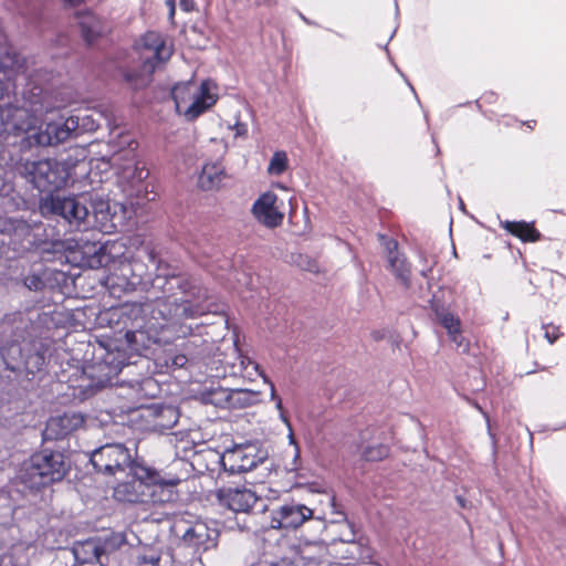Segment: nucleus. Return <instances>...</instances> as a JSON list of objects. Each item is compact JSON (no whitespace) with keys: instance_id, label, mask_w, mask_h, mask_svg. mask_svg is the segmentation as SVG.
<instances>
[{"instance_id":"1","label":"nucleus","mask_w":566,"mask_h":566,"mask_svg":"<svg viewBox=\"0 0 566 566\" xmlns=\"http://www.w3.org/2000/svg\"><path fill=\"white\" fill-rule=\"evenodd\" d=\"M157 271L153 287L161 290L164 296L122 307V317L126 318V338L129 343L137 342L138 334H146L151 338L153 334L157 335L165 328H170L177 337L192 336L201 326L193 327L182 323L184 319H195L222 311L220 304L210 297L208 290L197 280L177 275L161 265Z\"/></svg>"},{"instance_id":"2","label":"nucleus","mask_w":566,"mask_h":566,"mask_svg":"<svg viewBox=\"0 0 566 566\" xmlns=\"http://www.w3.org/2000/svg\"><path fill=\"white\" fill-rule=\"evenodd\" d=\"M28 92H24L25 102L21 107L7 109V125L14 130L25 132L27 140L30 146H54L66 142L80 127V118L70 116L64 120L46 123L44 128L32 130L34 119L38 116L50 113L54 106L49 101L48 90L34 84L32 80L28 84Z\"/></svg>"},{"instance_id":"3","label":"nucleus","mask_w":566,"mask_h":566,"mask_svg":"<svg viewBox=\"0 0 566 566\" xmlns=\"http://www.w3.org/2000/svg\"><path fill=\"white\" fill-rule=\"evenodd\" d=\"M326 510L311 509L305 504L290 502L282 504L271 511L270 526L275 530H296L306 521L314 520L319 532L326 528V520L331 516V523H345L348 533L342 537V542L352 543L355 541L353 525L347 521L346 514L335 501V496L325 495Z\"/></svg>"},{"instance_id":"4","label":"nucleus","mask_w":566,"mask_h":566,"mask_svg":"<svg viewBox=\"0 0 566 566\" xmlns=\"http://www.w3.org/2000/svg\"><path fill=\"white\" fill-rule=\"evenodd\" d=\"M78 166H85V163L71 156L62 160L27 159L21 164L20 172L38 190L53 192L67 185L73 170Z\"/></svg>"},{"instance_id":"5","label":"nucleus","mask_w":566,"mask_h":566,"mask_svg":"<svg viewBox=\"0 0 566 566\" xmlns=\"http://www.w3.org/2000/svg\"><path fill=\"white\" fill-rule=\"evenodd\" d=\"M69 468L70 465L62 452L43 449L23 462L18 478L25 488L30 490L40 489L61 481L67 473Z\"/></svg>"},{"instance_id":"6","label":"nucleus","mask_w":566,"mask_h":566,"mask_svg":"<svg viewBox=\"0 0 566 566\" xmlns=\"http://www.w3.org/2000/svg\"><path fill=\"white\" fill-rule=\"evenodd\" d=\"M136 45L143 59L142 71H126L123 76L134 90H139L150 82L155 70L170 59L172 45L168 44L165 35L155 31L145 33Z\"/></svg>"},{"instance_id":"7","label":"nucleus","mask_w":566,"mask_h":566,"mask_svg":"<svg viewBox=\"0 0 566 566\" xmlns=\"http://www.w3.org/2000/svg\"><path fill=\"white\" fill-rule=\"evenodd\" d=\"M40 211L44 217H61L70 227L77 230H85L91 226V212L86 203L77 197L49 195L41 199Z\"/></svg>"},{"instance_id":"8","label":"nucleus","mask_w":566,"mask_h":566,"mask_svg":"<svg viewBox=\"0 0 566 566\" xmlns=\"http://www.w3.org/2000/svg\"><path fill=\"white\" fill-rule=\"evenodd\" d=\"M269 458L268 450L259 441H249L227 448L220 455V463L229 474L250 472Z\"/></svg>"},{"instance_id":"9","label":"nucleus","mask_w":566,"mask_h":566,"mask_svg":"<svg viewBox=\"0 0 566 566\" xmlns=\"http://www.w3.org/2000/svg\"><path fill=\"white\" fill-rule=\"evenodd\" d=\"M157 471L143 463H135L128 470L127 480L114 488V499L123 503L140 504L145 507L149 481L156 479Z\"/></svg>"},{"instance_id":"10","label":"nucleus","mask_w":566,"mask_h":566,"mask_svg":"<svg viewBox=\"0 0 566 566\" xmlns=\"http://www.w3.org/2000/svg\"><path fill=\"white\" fill-rule=\"evenodd\" d=\"M178 476H164L157 471L156 479L149 481L147 490V501L144 507L142 521H150L159 523L163 521L165 513L157 511L158 507L177 501L178 493L176 486L180 483Z\"/></svg>"},{"instance_id":"11","label":"nucleus","mask_w":566,"mask_h":566,"mask_svg":"<svg viewBox=\"0 0 566 566\" xmlns=\"http://www.w3.org/2000/svg\"><path fill=\"white\" fill-rule=\"evenodd\" d=\"M90 461L96 472L108 476L125 472L133 464L138 463L123 443H106L96 448L92 451Z\"/></svg>"},{"instance_id":"12","label":"nucleus","mask_w":566,"mask_h":566,"mask_svg":"<svg viewBox=\"0 0 566 566\" xmlns=\"http://www.w3.org/2000/svg\"><path fill=\"white\" fill-rule=\"evenodd\" d=\"M124 143L127 144V148L115 151L107 164L115 169L122 180L135 187L147 178L148 171L137 161L136 150L138 144L128 136L124 137ZM103 164L106 165L105 161Z\"/></svg>"},{"instance_id":"13","label":"nucleus","mask_w":566,"mask_h":566,"mask_svg":"<svg viewBox=\"0 0 566 566\" xmlns=\"http://www.w3.org/2000/svg\"><path fill=\"white\" fill-rule=\"evenodd\" d=\"M216 497L220 505L237 512L247 513L256 503L258 495L245 485H228L216 491Z\"/></svg>"},{"instance_id":"14","label":"nucleus","mask_w":566,"mask_h":566,"mask_svg":"<svg viewBox=\"0 0 566 566\" xmlns=\"http://www.w3.org/2000/svg\"><path fill=\"white\" fill-rule=\"evenodd\" d=\"M282 202L272 191L262 193L252 205L251 212L255 220L269 229L280 227L284 219Z\"/></svg>"},{"instance_id":"15","label":"nucleus","mask_w":566,"mask_h":566,"mask_svg":"<svg viewBox=\"0 0 566 566\" xmlns=\"http://www.w3.org/2000/svg\"><path fill=\"white\" fill-rule=\"evenodd\" d=\"M378 238L386 251L389 271L405 287H409L411 283V265L406 255L399 252L398 242L385 234H379Z\"/></svg>"},{"instance_id":"16","label":"nucleus","mask_w":566,"mask_h":566,"mask_svg":"<svg viewBox=\"0 0 566 566\" xmlns=\"http://www.w3.org/2000/svg\"><path fill=\"white\" fill-rule=\"evenodd\" d=\"M218 85L212 80H205L197 84V92L193 94L190 104L187 106L185 119L193 122L208 112L218 101Z\"/></svg>"},{"instance_id":"17","label":"nucleus","mask_w":566,"mask_h":566,"mask_svg":"<svg viewBox=\"0 0 566 566\" xmlns=\"http://www.w3.org/2000/svg\"><path fill=\"white\" fill-rule=\"evenodd\" d=\"M113 549L111 539L88 538L76 542L72 547V554L78 564L98 563L104 566L103 556Z\"/></svg>"},{"instance_id":"18","label":"nucleus","mask_w":566,"mask_h":566,"mask_svg":"<svg viewBox=\"0 0 566 566\" xmlns=\"http://www.w3.org/2000/svg\"><path fill=\"white\" fill-rule=\"evenodd\" d=\"M84 423V416L81 412L70 411L63 415L51 417L43 431L46 440H59L77 430Z\"/></svg>"},{"instance_id":"19","label":"nucleus","mask_w":566,"mask_h":566,"mask_svg":"<svg viewBox=\"0 0 566 566\" xmlns=\"http://www.w3.org/2000/svg\"><path fill=\"white\" fill-rule=\"evenodd\" d=\"M218 532L210 528L203 522H196L188 525L181 535V541L186 546L198 551H208L217 545Z\"/></svg>"},{"instance_id":"20","label":"nucleus","mask_w":566,"mask_h":566,"mask_svg":"<svg viewBox=\"0 0 566 566\" xmlns=\"http://www.w3.org/2000/svg\"><path fill=\"white\" fill-rule=\"evenodd\" d=\"M143 417L154 431L164 433L172 429L179 420V410L174 406L153 405L144 409Z\"/></svg>"},{"instance_id":"21","label":"nucleus","mask_w":566,"mask_h":566,"mask_svg":"<svg viewBox=\"0 0 566 566\" xmlns=\"http://www.w3.org/2000/svg\"><path fill=\"white\" fill-rule=\"evenodd\" d=\"M431 308L439 323L447 329L449 339L463 352L468 350L469 343L462 335L460 318L434 302L431 303Z\"/></svg>"},{"instance_id":"22","label":"nucleus","mask_w":566,"mask_h":566,"mask_svg":"<svg viewBox=\"0 0 566 566\" xmlns=\"http://www.w3.org/2000/svg\"><path fill=\"white\" fill-rule=\"evenodd\" d=\"M228 178L224 166L220 160L208 161L202 166L198 177V186L205 191L218 190Z\"/></svg>"},{"instance_id":"23","label":"nucleus","mask_w":566,"mask_h":566,"mask_svg":"<svg viewBox=\"0 0 566 566\" xmlns=\"http://www.w3.org/2000/svg\"><path fill=\"white\" fill-rule=\"evenodd\" d=\"M78 24L84 41L92 44L99 36L108 32L107 23L91 11L78 15Z\"/></svg>"},{"instance_id":"24","label":"nucleus","mask_w":566,"mask_h":566,"mask_svg":"<svg viewBox=\"0 0 566 566\" xmlns=\"http://www.w3.org/2000/svg\"><path fill=\"white\" fill-rule=\"evenodd\" d=\"M326 553L323 539L306 541L300 551L294 554L301 566H318Z\"/></svg>"},{"instance_id":"25","label":"nucleus","mask_w":566,"mask_h":566,"mask_svg":"<svg viewBox=\"0 0 566 566\" xmlns=\"http://www.w3.org/2000/svg\"><path fill=\"white\" fill-rule=\"evenodd\" d=\"M197 92V83L193 80L179 82L171 88V97L175 102L176 113L185 118L187 106Z\"/></svg>"},{"instance_id":"26","label":"nucleus","mask_w":566,"mask_h":566,"mask_svg":"<svg viewBox=\"0 0 566 566\" xmlns=\"http://www.w3.org/2000/svg\"><path fill=\"white\" fill-rule=\"evenodd\" d=\"M92 218L94 219V227L105 233H111L116 229L113 221L114 216L111 213L108 201L97 199L92 203Z\"/></svg>"},{"instance_id":"27","label":"nucleus","mask_w":566,"mask_h":566,"mask_svg":"<svg viewBox=\"0 0 566 566\" xmlns=\"http://www.w3.org/2000/svg\"><path fill=\"white\" fill-rule=\"evenodd\" d=\"M501 227L524 242H536L541 239V233L534 228L533 223L506 220L501 222Z\"/></svg>"},{"instance_id":"28","label":"nucleus","mask_w":566,"mask_h":566,"mask_svg":"<svg viewBox=\"0 0 566 566\" xmlns=\"http://www.w3.org/2000/svg\"><path fill=\"white\" fill-rule=\"evenodd\" d=\"M120 272L123 277L120 279L116 274H112L107 277L106 284L107 286L114 289L115 286L119 287L124 292H129L135 289V286L140 282L139 276L133 275L132 279H128V273L132 272L130 264H123L120 268Z\"/></svg>"},{"instance_id":"29","label":"nucleus","mask_w":566,"mask_h":566,"mask_svg":"<svg viewBox=\"0 0 566 566\" xmlns=\"http://www.w3.org/2000/svg\"><path fill=\"white\" fill-rule=\"evenodd\" d=\"M21 67V59L10 45H0V72L4 74L18 71Z\"/></svg>"},{"instance_id":"30","label":"nucleus","mask_w":566,"mask_h":566,"mask_svg":"<svg viewBox=\"0 0 566 566\" xmlns=\"http://www.w3.org/2000/svg\"><path fill=\"white\" fill-rule=\"evenodd\" d=\"M83 248L85 249L84 253L88 255V259L85 261L88 266L94 268L103 264L105 256L103 245L86 242Z\"/></svg>"},{"instance_id":"31","label":"nucleus","mask_w":566,"mask_h":566,"mask_svg":"<svg viewBox=\"0 0 566 566\" xmlns=\"http://www.w3.org/2000/svg\"><path fill=\"white\" fill-rule=\"evenodd\" d=\"M389 453V448L382 443L368 444L363 447L361 455L367 461H379L386 458Z\"/></svg>"},{"instance_id":"32","label":"nucleus","mask_w":566,"mask_h":566,"mask_svg":"<svg viewBox=\"0 0 566 566\" xmlns=\"http://www.w3.org/2000/svg\"><path fill=\"white\" fill-rule=\"evenodd\" d=\"M24 285L31 291H40L44 287V277L42 272V264L33 269L31 273L24 276Z\"/></svg>"},{"instance_id":"33","label":"nucleus","mask_w":566,"mask_h":566,"mask_svg":"<svg viewBox=\"0 0 566 566\" xmlns=\"http://www.w3.org/2000/svg\"><path fill=\"white\" fill-rule=\"evenodd\" d=\"M287 167V156L284 151H276L273 154L269 167L268 172L273 176L282 175Z\"/></svg>"},{"instance_id":"34","label":"nucleus","mask_w":566,"mask_h":566,"mask_svg":"<svg viewBox=\"0 0 566 566\" xmlns=\"http://www.w3.org/2000/svg\"><path fill=\"white\" fill-rule=\"evenodd\" d=\"M24 222L11 218H2L0 217V232L1 233H11L17 231L18 229L24 228Z\"/></svg>"},{"instance_id":"35","label":"nucleus","mask_w":566,"mask_h":566,"mask_svg":"<svg viewBox=\"0 0 566 566\" xmlns=\"http://www.w3.org/2000/svg\"><path fill=\"white\" fill-rule=\"evenodd\" d=\"M255 395L250 390H235L228 396L230 400L242 402V405H250Z\"/></svg>"},{"instance_id":"36","label":"nucleus","mask_w":566,"mask_h":566,"mask_svg":"<svg viewBox=\"0 0 566 566\" xmlns=\"http://www.w3.org/2000/svg\"><path fill=\"white\" fill-rule=\"evenodd\" d=\"M290 442L294 446L293 459H292V462L290 464L285 465V469L287 471H290V472H294L298 468L300 450H298L297 444L295 443V440H294V437H293L292 433H290Z\"/></svg>"},{"instance_id":"37","label":"nucleus","mask_w":566,"mask_h":566,"mask_svg":"<svg viewBox=\"0 0 566 566\" xmlns=\"http://www.w3.org/2000/svg\"><path fill=\"white\" fill-rule=\"evenodd\" d=\"M1 355L3 359H14L15 357L21 356V348L18 344H11L1 348Z\"/></svg>"},{"instance_id":"38","label":"nucleus","mask_w":566,"mask_h":566,"mask_svg":"<svg viewBox=\"0 0 566 566\" xmlns=\"http://www.w3.org/2000/svg\"><path fill=\"white\" fill-rule=\"evenodd\" d=\"M122 366H123L122 363H118L116 366L109 368V373L107 374V377L105 379H99L96 382L94 389L91 386H88L90 395H92L95 391V389H98V388H102V387L106 386V384L111 381L109 374H115L116 375L122 369Z\"/></svg>"},{"instance_id":"39","label":"nucleus","mask_w":566,"mask_h":566,"mask_svg":"<svg viewBox=\"0 0 566 566\" xmlns=\"http://www.w3.org/2000/svg\"><path fill=\"white\" fill-rule=\"evenodd\" d=\"M559 337L558 327L554 325L545 326V338L553 344Z\"/></svg>"},{"instance_id":"40","label":"nucleus","mask_w":566,"mask_h":566,"mask_svg":"<svg viewBox=\"0 0 566 566\" xmlns=\"http://www.w3.org/2000/svg\"><path fill=\"white\" fill-rule=\"evenodd\" d=\"M273 566H301V564L297 563L295 556L292 557H283L279 562L274 563Z\"/></svg>"},{"instance_id":"41","label":"nucleus","mask_w":566,"mask_h":566,"mask_svg":"<svg viewBox=\"0 0 566 566\" xmlns=\"http://www.w3.org/2000/svg\"><path fill=\"white\" fill-rule=\"evenodd\" d=\"M188 361V358L186 355L184 354H179V355H176L174 358H172V365L176 366V367H184Z\"/></svg>"},{"instance_id":"42","label":"nucleus","mask_w":566,"mask_h":566,"mask_svg":"<svg viewBox=\"0 0 566 566\" xmlns=\"http://www.w3.org/2000/svg\"><path fill=\"white\" fill-rule=\"evenodd\" d=\"M179 4L185 12L193 11L196 6L193 0H179Z\"/></svg>"},{"instance_id":"43","label":"nucleus","mask_w":566,"mask_h":566,"mask_svg":"<svg viewBox=\"0 0 566 566\" xmlns=\"http://www.w3.org/2000/svg\"><path fill=\"white\" fill-rule=\"evenodd\" d=\"M166 6L168 8V18L169 20L172 22L174 21V17H175V12H176V2L175 0H166Z\"/></svg>"},{"instance_id":"44","label":"nucleus","mask_w":566,"mask_h":566,"mask_svg":"<svg viewBox=\"0 0 566 566\" xmlns=\"http://www.w3.org/2000/svg\"><path fill=\"white\" fill-rule=\"evenodd\" d=\"M0 566H13V556L11 554H2L0 556Z\"/></svg>"},{"instance_id":"45","label":"nucleus","mask_w":566,"mask_h":566,"mask_svg":"<svg viewBox=\"0 0 566 566\" xmlns=\"http://www.w3.org/2000/svg\"><path fill=\"white\" fill-rule=\"evenodd\" d=\"M233 128L235 129V136H244L248 132L247 125L240 122H237Z\"/></svg>"},{"instance_id":"46","label":"nucleus","mask_w":566,"mask_h":566,"mask_svg":"<svg viewBox=\"0 0 566 566\" xmlns=\"http://www.w3.org/2000/svg\"><path fill=\"white\" fill-rule=\"evenodd\" d=\"M270 385H271V398H272V400L275 401L276 408L279 410H282V400L280 397L276 396L274 385L272 382Z\"/></svg>"},{"instance_id":"47","label":"nucleus","mask_w":566,"mask_h":566,"mask_svg":"<svg viewBox=\"0 0 566 566\" xmlns=\"http://www.w3.org/2000/svg\"><path fill=\"white\" fill-rule=\"evenodd\" d=\"M434 263H436V262L433 261L431 264H429L428 266H424V268L421 270V272H420V273H421V275H422L423 277H427V276L429 275V273H431V271H432V266L434 265Z\"/></svg>"},{"instance_id":"48","label":"nucleus","mask_w":566,"mask_h":566,"mask_svg":"<svg viewBox=\"0 0 566 566\" xmlns=\"http://www.w3.org/2000/svg\"><path fill=\"white\" fill-rule=\"evenodd\" d=\"M143 563H149L153 566H156L159 563V557H150L149 559L143 557Z\"/></svg>"},{"instance_id":"49","label":"nucleus","mask_w":566,"mask_h":566,"mask_svg":"<svg viewBox=\"0 0 566 566\" xmlns=\"http://www.w3.org/2000/svg\"><path fill=\"white\" fill-rule=\"evenodd\" d=\"M63 1L70 6H78L83 2H85L86 0H63Z\"/></svg>"},{"instance_id":"50","label":"nucleus","mask_w":566,"mask_h":566,"mask_svg":"<svg viewBox=\"0 0 566 566\" xmlns=\"http://www.w3.org/2000/svg\"><path fill=\"white\" fill-rule=\"evenodd\" d=\"M419 258H420V260H421V261H423V262H426V263L428 262V260H427V256H426L424 252L420 251V252H419Z\"/></svg>"},{"instance_id":"51","label":"nucleus","mask_w":566,"mask_h":566,"mask_svg":"<svg viewBox=\"0 0 566 566\" xmlns=\"http://www.w3.org/2000/svg\"><path fill=\"white\" fill-rule=\"evenodd\" d=\"M249 365H252V366H253V368H254L255 370H258V368H259L258 364H255V363L251 361L250 359H248V365L245 366V368H247Z\"/></svg>"},{"instance_id":"52","label":"nucleus","mask_w":566,"mask_h":566,"mask_svg":"<svg viewBox=\"0 0 566 566\" xmlns=\"http://www.w3.org/2000/svg\"><path fill=\"white\" fill-rule=\"evenodd\" d=\"M308 554H310V555H314V554H315V549H314L313 547H311V548L308 549Z\"/></svg>"}]
</instances>
